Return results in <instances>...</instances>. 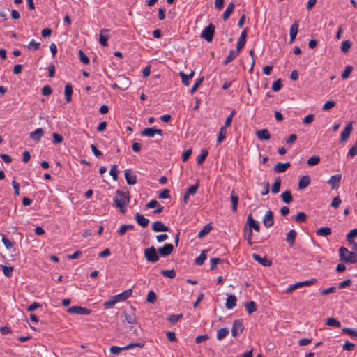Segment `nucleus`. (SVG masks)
<instances>
[{"label": "nucleus", "mask_w": 357, "mask_h": 357, "mask_svg": "<svg viewBox=\"0 0 357 357\" xmlns=\"http://www.w3.org/2000/svg\"><path fill=\"white\" fill-rule=\"evenodd\" d=\"M227 130L225 127H221L217 138V143L220 144L225 138Z\"/></svg>", "instance_id": "49530a36"}, {"label": "nucleus", "mask_w": 357, "mask_h": 357, "mask_svg": "<svg viewBox=\"0 0 357 357\" xmlns=\"http://www.w3.org/2000/svg\"><path fill=\"white\" fill-rule=\"evenodd\" d=\"M109 29H102L100 32L99 43L104 47L107 46V40L109 36L107 34Z\"/></svg>", "instance_id": "4be33fe9"}, {"label": "nucleus", "mask_w": 357, "mask_h": 357, "mask_svg": "<svg viewBox=\"0 0 357 357\" xmlns=\"http://www.w3.org/2000/svg\"><path fill=\"white\" fill-rule=\"evenodd\" d=\"M236 297L234 295H229L226 301V307L227 309H232L236 305Z\"/></svg>", "instance_id": "c756f323"}, {"label": "nucleus", "mask_w": 357, "mask_h": 357, "mask_svg": "<svg viewBox=\"0 0 357 357\" xmlns=\"http://www.w3.org/2000/svg\"><path fill=\"white\" fill-rule=\"evenodd\" d=\"M91 151L93 155L97 158H102L103 156V153L102 151L98 150L95 144L91 145Z\"/></svg>", "instance_id": "680f3d73"}, {"label": "nucleus", "mask_w": 357, "mask_h": 357, "mask_svg": "<svg viewBox=\"0 0 357 357\" xmlns=\"http://www.w3.org/2000/svg\"><path fill=\"white\" fill-rule=\"evenodd\" d=\"M340 259L344 263L355 264L357 262V255L349 251L345 247L339 249Z\"/></svg>", "instance_id": "f03ea898"}, {"label": "nucleus", "mask_w": 357, "mask_h": 357, "mask_svg": "<svg viewBox=\"0 0 357 357\" xmlns=\"http://www.w3.org/2000/svg\"><path fill=\"white\" fill-rule=\"evenodd\" d=\"M245 309L247 312L250 314L255 312L257 310V305L255 302L254 301H250L248 303H246L245 305Z\"/></svg>", "instance_id": "58836bf2"}, {"label": "nucleus", "mask_w": 357, "mask_h": 357, "mask_svg": "<svg viewBox=\"0 0 357 357\" xmlns=\"http://www.w3.org/2000/svg\"><path fill=\"white\" fill-rule=\"evenodd\" d=\"M152 229L155 232L168 231L169 228L161 221H155L152 224Z\"/></svg>", "instance_id": "dca6fc26"}, {"label": "nucleus", "mask_w": 357, "mask_h": 357, "mask_svg": "<svg viewBox=\"0 0 357 357\" xmlns=\"http://www.w3.org/2000/svg\"><path fill=\"white\" fill-rule=\"evenodd\" d=\"M243 330V324L241 321L238 319H236L233 323V326L231 329V334L234 337H236L239 333H242Z\"/></svg>", "instance_id": "6ab92c4d"}, {"label": "nucleus", "mask_w": 357, "mask_h": 357, "mask_svg": "<svg viewBox=\"0 0 357 357\" xmlns=\"http://www.w3.org/2000/svg\"><path fill=\"white\" fill-rule=\"evenodd\" d=\"M263 223L266 228L271 227V226L273 225V224H274L273 214L271 210L268 211L265 213V215L263 218Z\"/></svg>", "instance_id": "4468645a"}, {"label": "nucleus", "mask_w": 357, "mask_h": 357, "mask_svg": "<svg viewBox=\"0 0 357 357\" xmlns=\"http://www.w3.org/2000/svg\"><path fill=\"white\" fill-rule=\"evenodd\" d=\"M174 250V246L171 243H165L163 246L158 249V255L161 257H165L172 254Z\"/></svg>", "instance_id": "6e6552de"}, {"label": "nucleus", "mask_w": 357, "mask_h": 357, "mask_svg": "<svg viewBox=\"0 0 357 357\" xmlns=\"http://www.w3.org/2000/svg\"><path fill=\"white\" fill-rule=\"evenodd\" d=\"M79 59L82 63L84 64H89V59L88 56L84 53L82 50L79 51Z\"/></svg>", "instance_id": "0e129e2a"}, {"label": "nucleus", "mask_w": 357, "mask_h": 357, "mask_svg": "<svg viewBox=\"0 0 357 357\" xmlns=\"http://www.w3.org/2000/svg\"><path fill=\"white\" fill-rule=\"evenodd\" d=\"M239 198L238 195H236L234 190L231 191V202L232 204V211L236 212L237 211V206L238 204Z\"/></svg>", "instance_id": "f704fd0d"}, {"label": "nucleus", "mask_w": 357, "mask_h": 357, "mask_svg": "<svg viewBox=\"0 0 357 357\" xmlns=\"http://www.w3.org/2000/svg\"><path fill=\"white\" fill-rule=\"evenodd\" d=\"M342 332L347 333L352 337H357V330L349 328H343Z\"/></svg>", "instance_id": "338daca9"}, {"label": "nucleus", "mask_w": 357, "mask_h": 357, "mask_svg": "<svg viewBox=\"0 0 357 357\" xmlns=\"http://www.w3.org/2000/svg\"><path fill=\"white\" fill-rule=\"evenodd\" d=\"M351 132H352V122H350L346 126L344 130L342 132L341 136H340V141L342 142L346 141L349 138Z\"/></svg>", "instance_id": "412c9836"}, {"label": "nucleus", "mask_w": 357, "mask_h": 357, "mask_svg": "<svg viewBox=\"0 0 357 357\" xmlns=\"http://www.w3.org/2000/svg\"><path fill=\"white\" fill-rule=\"evenodd\" d=\"M113 201L115 206L119 209L120 212L124 214L126 211V206L130 202L129 192L117 190L116 191V195L113 198Z\"/></svg>", "instance_id": "f257e3e1"}, {"label": "nucleus", "mask_w": 357, "mask_h": 357, "mask_svg": "<svg viewBox=\"0 0 357 357\" xmlns=\"http://www.w3.org/2000/svg\"><path fill=\"white\" fill-rule=\"evenodd\" d=\"M222 261H223V260L222 259H220V258H218V257L211 258V260H210V263H211L210 269L211 271L215 269L216 268V265L218 264L222 263Z\"/></svg>", "instance_id": "5fc2aeb1"}, {"label": "nucleus", "mask_w": 357, "mask_h": 357, "mask_svg": "<svg viewBox=\"0 0 357 357\" xmlns=\"http://www.w3.org/2000/svg\"><path fill=\"white\" fill-rule=\"evenodd\" d=\"M144 344H145L144 342H137V343H130V344H128L127 346L123 347L112 346L109 348V351L113 354H119L123 350L131 349L135 347H138L142 348L144 347Z\"/></svg>", "instance_id": "20e7f679"}, {"label": "nucleus", "mask_w": 357, "mask_h": 357, "mask_svg": "<svg viewBox=\"0 0 357 357\" xmlns=\"http://www.w3.org/2000/svg\"><path fill=\"white\" fill-rule=\"evenodd\" d=\"M296 236L297 232L294 229H291L289 233H287L286 241L289 245L293 246L294 245Z\"/></svg>", "instance_id": "7c9ffc66"}, {"label": "nucleus", "mask_w": 357, "mask_h": 357, "mask_svg": "<svg viewBox=\"0 0 357 357\" xmlns=\"http://www.w3.org/2000/svg\"><path fill=\"white\" fill-rule=\"evenodd\" d=\"M179 75H180V76L181 77L183 84L185 86H188L189 85V81L192 79V77L194 75V72H192L188 75H185L183 72H180Z\"/></svg>", "instance_id": "c9c22d12"}, {"label": "nucleus", "mask_w": 357, "mask_h": 357, "mask_svg": "<svg viewBox=\"0 0 357 357\" xmlns=\"http://www.w3.org/2000/svg\"><path fill=\"white\" fill-rule=\"evenodd\" d=\"M326 325L339 328L341 326V323L333 317L328 318L326 321Z\"/></svg>", "instance_id": "79ce46f5"}, {"label": "nucleus", "mask_w": 357, "mask_h": 357, "mask_svg": "<svg viewBox=\"0 0 357 357\" xmlns=\"http://www.w3.org/2000/svg\"><path fill=\"white\" fill-rule=\"evenodd\" d=\"M212 229H213V227L210 224L206 225L203 227V229L201 231H199V232L198 233L197 237L199 238H202L204 236L208 234L211 231Z\"/></svg>", "instance_id": "e433bc0d"}, {"label": "nucleus", "mask_w": 357, "mask_h": 357, "mask_svg": "<svg viewBox=\"0 0 357 357\" xmlns=\"http://www.w3.org/2000/svg\"><path fill=\"white\" fill-rule=\"evenodd\" d=\"M316 234L319 236L326 237L331 234V229L328 227H321L316 231Z\"/></svg>", "instance_id": "72a5a7b5"}, {"label": "nucleus", "mask_w": 357, "mask_h": 357, "mask_svg": "<svg viewBox=\"0 0 357 357\" xmlns=\"http://www.w3.org/2000/svg\"><path fill=\"white\" fill-rule=\"evenodd\" d=\"M199 185V181L197 180L196 181L195 184L190 185V187H188L187 188L186 192H188V194L194 195L197 192Z\"/></svg>", "instance_id": "de8ad7c7"}, {"label": "nucleus", "mask_w": 357, "mask_h": 357, "mask_svg": "<svg viewBox=\"0 0 357 357\" xmlns=\"http://www.w3.org/2000/svg\"><path fill=\"white\" fill-rule=\"evenodd\" d=\"M320 157L318 155H314L310 157L307 161V163L309 166H314L319 163L320 162Z\"/></svg>", "instance_id": "8fccbe9b"}, {"label": "nucleus", "mask_w": 357, "mask_h": 357, "mask_svg": "<svg viewBox=\"0 0 357 357\" xmlns=\"http://www.w3.org/2000/svg\"><path fill=\"white\" fill-rule=\"evenodd\" d=\"M116 165H113L111 167V169L109 170V174L112 176V178L114 181H116L118 179V172L116 170Z\"/></svg>", "instance_id": "052dcab7"}, {"label": "nucleus", "mask_w": 357, "mask_h": 357, "mask_svg": "<svg viewBox=\"0 0 357 357\" xmlns=\"http://www.w3.org/2000/svg\"><path fill=\"white\" fill-rule=\"evenodd\" d=\"M243 236L246 238L248 243L250 245H252V230H251L248 226L245 224L243 229Z\"/></svg>", "instance_id": "b1692460"}, {"label": "nucleus", "mask_w": 357, "mask_h": 357, "mask_svg": "<svg viewBox=\"0 0 357 357\" xmlns=\"http://www.w3.org/2000/svg\"><path fill=\"white\" fill-rule=\"evenodd\" d=\"M289 162H285V163H281L278 162L273 167V170L276 173H282L284 172L289 167H290Z\"/></svg>", "instance_id": "bb28decb"}, {"label": "nucleus", "mask_w": 357, "mask_h": 357, "mask_svg": "<svg viewBox=\"0 0 357 357\" xmlns=\"http://www.w3.org/2000/svg\"><path fill=\"white\" fill-rule=\"evenodd\" d=\"M252 256L255 261H257L264 266L268 267L272 265V261L270 259H267L266 257H261L256 253H253Z\"/></svg>", "instance_id": "a211bd4d"}, {"label": "nucleus", "mask_w": 357, "mask_h": 357, "mask_svg": "<svg viewBox=\"0 0 357 357\" xmlns=\"http://www.w3.org/2000/svg\"><path fill=\"white\" fill-rule=\"evenodd\" d=\"M155 134H158L159 135H163V131L160 129L154 128H145L142 131V135L143 136H148V137H154Z\"/></svg>", "instance_id": "9b49d317"}, {"label": "nucleus", "mask_w": 357, "mask_h": 357, "mask_svg": "<svg viewBox=\"0 0 357 357\" xmlns=\"http://www.w3.org/2000/svg\"><path fill=\"white\" fill-rule=\"evenodd\" d=\"M316 282L315 279H312L310 280H306L303 282H298L294 284H291L287 289V293H291L293 291L296 290V289H298L303 286H310Z\"/></svg>", "instance_id": "423d86ee"}, {"label": "nucleus", "mask_w": 357, "mask_h": 357, "mask_svg": "<svg viewBox=\"0 0 357 357\" xmlns=\"http://www.w3.org/2000/svg\"><path fill=\"white\" fill-rule=\"evenodd\" d=\"M183 317V314H171L167 317V321L172 324H174L178 322Z\"/></svg>", "instance_id": "a18cd8bd"}, {"label": "nucleus", "mask_w": 357, "mask_h": 357, "mask_svg": "<svg viewBox=\"0 0 357 357\" xmlns=\"http://www.w3.org/2000/svg\"><path fill=\"white\" fill-rule=\"evenodd\" d=\"M1 266L3 269V274L5 276L8 277V278L12 276L13 272V266H6L4 265H1Z\"/></svg>", "instance_id": "603ef678"}, {"label": "nucleus", "mask_w": 357, "mask_h": 357, "mask_svg": "<svg viewBox=\"0 0 357 357\" xmlns=\"http://www.w3.org/2000/svg\"><path fill=\"white\" fill-rule=\"evenodd\" d=\"M234 8H235V4L233 1L228 4L226 10H225V12L223 13L222 18L224 20H228V18L230 17L231 14L232 13Z\"/></svg>", "instance_id": "2f4dec72"}, {"label": "nucleus", "mask_w": 357, "mask_h": 357, "mask_svg": "<svg viewBox=\"0 0 357 357\" xmlns=\"http://www.w3.org/2000/svg\"><path fill=\"white\" fill-rule=\"evenodd\" d=\"M52 137H53V143L54 144H60L63 141V137L58 133L54 132L52 135Z\"/></svg>", "instance_id": "e2e57ef3"}, {"label": "nucleus", "mask_w": 357, "mask_h": 357, "mask_svg": "<svg viewBox=\"0 0 357 357\" xmlns=\"http://www.w3.org/2000/svg\"><path fill=\"white\" fill-rule=\"evenodd\" d=\"M245 225L249 227L251 230L254 229L257 232L260 231V226L257 221H256L253 218L252 214H249L248 216V220Z\"/></svg>", "instance_id": "f8f14e48"}, {"label": "nucleus", "mask_w": 357, "mask_h": 357, "mask_svg": "<svg viewBox=\"0 0 357 357\" xmlns=\"http://www.w3.org/2000/svg\"><path fill=\"white\" fill-rule=\"evenodd\" d=\"M294 220L299 222H305L307 220V215L304 212H299L294 217Z\"/></svg>", "instance_id": "864d4df0"}, {"label": "nucleus", "mask_w": 357, "mask_h": 357, "mask_svg": "<svg viewBox=\"0 0 357 357\" xmlns=\"http://www.w3.org/2000/svg\"><path fill=\"white\" fill-rule=\"evenodd\" d=\"M135 220L137 223L142 227H146L148 226L149 223V220L145 217H144L142 215H141L139 213H137L135 215Z\"/></svg>", "instance_id": "5701e85b"}, {"label": "nucleus", "mask_w": 357, "mask_h": 357, "mask_svg": "<svg viewBox=\"0 0 357 357\" xmlns=\"http://www.w3.org/2000/svg\"><path fill=\"white\" fill-rule=\"evenodd\" d=\"M356 236H357V229H354L347 234V241L349 243H351L352 241H354L353 238Z\"/></svg>", "instance_id": "bf43d9fd"}, {"label": "nucleus", "mask_w": 357, "mask_h": 357, "mask_svg": "<svg viewBox=\"0 0 357 357\" xmlns=\"http://www.w3.org/2000/svg\"><path fill=\"white\" fill-rule=\"evenodd\" d=\"M161 274L169 278H174L176 277V272L174 269L172 270H162Z\"/></svg>", "instance_id": "6e6d98bb"}, {"label": "nucleus", "mask_w": 357, "mask_h": 357, "mask_svg": "<svg viewBox=\"0 0 357 357\" xmlns=\"http://www.w3.org/2000/svg\"><path fill=\"white\" fill-rule=\"evenodd\" d=\"M298 31V22H294L290 27V43L294 41Z\"/></svg>", "instance_id": "393cba45"}, {"label": "nucleus", "mask_w": 357, "mask_h": 357, "mask_svg": "<svg viewBox=\"0 0 357 357\" xmlns=\"http://www.w3.org/2000/svg\"><path fill=\"white\" fill-rule=\"evenodd\" d=\"M281 197L282 201L286 204H289L293 201V197L290 191L287 190L282 193Z\"/></svg>", "instance_id": "ea45409f"}, {"label": "nucleus", "mask_w": 357, "mask_h": 357, "mask_svg": "<svg viewBox=\"0 0 357 357\" xmlns=\"http://www.w3.org/2000/svg\"><path fill=\"white\" fill-rule=\"evenodd\" d=\"M125 178L128 185H135L137 183V176L131 169H126L124 172Z\"/></svg>", "instance_id": "2eb2a0df"}, {"label": "nucleus", "mask_w": 357, "mask_h": 357, "mask_svg": "<svg viewBox=\"0 0 357 357\" xmlns=\"http://www.w3.org/2000/svg\"><path fill=\"white\" fill-rule=\"evenodd\" d=\"M256 135L260 140H268L271 138V135L268 129H261L257 130Z\"/></svg>", "instance_id": "a878e982"}, {"label": "nucleus", "mask_w": 357, "mask_h": 357, "mask_svg": "<svg viewBox=\"0 0 357 357\" xmlns=\"http://www.w3.org/2000/svg\"><path fill=\"white\" fill-rule=\"evenodd\" d=\"M240 52L238 50H231L229 52V55L227 56L224 64L227 65L229 63L231 62L238 54Z\"/></svg>", "instance_id": "473e14b6"}, {"label": "nucleus", "mask_w": 357, "mask_h": 357, "mask_svg": "<svg viewBox=\"0 0 357 357\" xmlns=\"http://www.w3.org/2000/svg\"><path fill=\"white\" fill-rule=\"evenodd\" d=\"M280 185H281V180L279 177H278L275 179V183H273V185L272 186V190H271L272 192L274 194H277L278 192H279Z\"/></svg>", "instance_id": "09e8293b"}, {"label": "nucleus", "mask_w": 357, "mask_h": 357, "mask_svg": "<svg viewBox=\"0 0 357 357\" xmlns=\"http://www.w3.org/2000/svg\"><path fill=\"white\" fill-rule=\"evenodd\" d=\"M146 208H155L153 214H159L162 212L164 207L160 206L159 202L155 199H152L146 204Z\"/></svg>", "instance_id": "1a4fd4ad"}, {"label": "nucleus", "mask_w": 357, "mask_h": 357, "mask_svg": "<svg viewBox=\"0 0 357 357\" xmlns=\"http://www.w3.org/2000/svg\"><path fill=\"white\" fill-rule=\"evenodd\" d=\"M311 179L310 176H302L298 181L299 190H303L307 188L310 183Z\"/></svg>", "instance_id": "cd10ccee"}, {"label": "nucleus", "mask_w": 357, "mask_h": 357, "mask_svg": "<svg viewBox=\"0 0 357 357\" xmlns=\"http://www.w3.org/2000/svg\"><path fill=\"white\" fill-rule=\"evenodd\" d=\"M144 256L149 262L155 263L159 260V255L154 246L145 249Z\"/></svg>", "instance_id": "7ed1b4c3"}, {"label": "nucleus", "mask_w": 357, "mask_h": 357, "mask_svg": "<svg viewBox=\"0 0 357 357\" xmlns=\"http://www.w3.org/2000/svg\"><path fill=\"white\" fill-rule=\"evenodd\" d=\"M229 333V331L227 328H222L218 331L217 332V339L218 340H222L225 337H226Z\"/></svg>", "instance_id": "4c0bfd02"}, {"label": "nucleus", "mask_w": 357, "mask_h": 357, "mask_svg": "<svg viewBox=\"0 0 357 357\" xmlns=\"http://www.w3.org/2000/svg\"><path fill=\"white\" fill-rule=\"evenodd\" d=\"M40 47V43L36 42L34 40H32L29 42V43L27 45V48L29 50L32 51H36L38 50Z\"/></svg>", "instance_id": "3c124183"}, {"label": "nucleus", "mask_w": 357, "mask_h": 357, "mask_svg": "<svg viewBox=\"0 0 357 357\" xmlns=\"http://www.w3.org/2000/svg\"><path fill=\"white\" fill-rule=\"evenodd\" d=\"M117 303L118 302H117L115 296H113L110 297V298L108 301L104 302L103 306H104L105 309H110V308H112L114 307V305Z\"/></svg>", "instance_id": "a19ab883"}, {"label": "nucleus", "mask_w": 357, "mask_h": 357, "mask_svg": "<svg viewBox=\"0 0 357 357\" xmlns=\"http://www.w3.org/2000/svg\"><path fill=\"white\" fill-rule=\"evenodd\" d=\"M43 134L44 132L42 128H37L36 130L30 133V137L33 140L38 142L43 135Z\"/></svg>", "instance_id": "c85d7f7f"}, {"label": "nucleus", "mask_w": 357, "mask_h": 357, "mask_svg": "<svg viewBox=\"0 0 357 357\" xmlns=\"http://www.w3.org/2000/svg\"><path fill=\"white\" fill-rule=\"evenodd\" d=\"M132 289H128L125 290L124 291L115 295V298L117 301V302L124 301L127 300L128 298H130L132 296Z\"/></svg>", "instance_id": "aec40b11"}, {"label": "nucleus", "mask_w": 357, "mask_h": 357, "mask_svg": "<svg viewBox=\"0 0 357 357\" xmlns=\"http://www.w3.org/2000/svg\"><path fill=\"white\" fill-rule=\"evenodd\" d=\"M351 44L349 40H344L342 43L341 45V51L344 53H347L349 52L351 48Z\"/></svg>", "instance_id": "4d7b16f0"}, {"label": "nucleus", "mask_w": 357, "mask_h": 357, "mask_svg": "<svg viewBox=\"0 0 357 357\" xmlns=\"http://www.w3.org/2000/svg\"><path fill=\"white\" fill-rule=\"evenodd\" d=\"M357 155V140L355 144L350 148V149L348 151V155L351 157H354Z\"/></svg>", "instance_id": "774afa93"}, {"label": "nucleus", "mask_w": 357, "mask_h": 357, "mask_svg": "<svg viewBox=\"0 0 357 357\" xmlns=\"http://www.w3.org/2000/svg\"><path fill=\"white\" fill-rule=\"evenodd\" d=\"M124 316L126 321L128 324H131L132 326L137 324V319L134 307H132L129 312H124Z\"/></svg>", "instance_id": "ddd939ff"}, {"label": "nucleus", "mask_w": 357, "mask_h": 357, "mask_svg": "<svg viewBox=\"0 0 357 357\" xmlns=\"http://www.w3.org/2000/svg\"><path fill=\"white\" fill-rule=\"evenodd\" d=\"M215 26L210 24L207 26L201 33L202 38H204L207 42H211L213 40L214 35Z\"/></svg>", "instance_id": "39448f33"}, {"label": "nucleus", "mask_w": 357, "mask_h": 357, "mask_svg": "<svg viewBox=\"0 0 357 357\" xmlns=\"http://www.w3.org/2000/svg\"><path fill=\"white\" fill-rule=\"evenodd\" d=\"M235 113H236L235 110H233L231 112V114L227 117L225 122V126L223 127L227 128L231 126L232 119H233L234 116L235 115Z\"/></svg>", "instance_id": "13d9d810"}, {"label": "nucleus", "mask_w": 357, "mask_h": 357, "mask_svg": "<svg viewBox=\"0 0 357 357\" xmlns=\"http://www.w3.org/2000/svg\"><path fill=\"white\" fill-rule=\"evenodd\" d=\"M67 311L70 314H89L91 312V310L89 309L77 305L69 307Z\"/></svg>", "instance_id": "9d476101"}, {"label": "nucleus", "mask_w": 357, "mask_h": 357, "mask_svg": "<svg viewBox=\"0 0 357 357\" xmlns=\"http://www.w3.org/2000/svg\"><path fill=\"white\" fill-rule=\"evenodd\" d=\"M208 154V151L206 149H203L202 150V153L197 158V165H202L206 160Z\"/></svg>", "instance_id": "c03bdc74"}, {"label": "nucleus", "mask_w": 357, "mask_h": 357, "mask_svg": "<svg viewBox=\"0 0 357 357\" xmlns=\"http://www.w3.org/2000/svg\"><path fill=\"white\" fill-rule=\"evenodd\" d=\"M206 251L203 250L199 256L195 259V263L198 266H202L206 259Z\"/></svg>", "instance_id": "37998d69"}, {"label": "nucleus", "mask_w": 357, "mask_h": 357, "mask_svg": "<svg viewBox=\"0 0 357 357\" xmlns=\"http://www.w3.org/2000/svg\"><path fill=\"white\" fill-rule=\"evenodd\" d=\"M146 301L151 303H154L156 301V295L154 291H150L149 292Z\"/></svg>", "instance_id": "69168bd1"}, {"label": "nucleus", "mask_w": 357, "mask_h": 357, "mask_svg": "<svg viewBox=\"0 0 357 357\" xmlns=\"http://www.w3.org/2000/svg\"><path fill=\"white\" fill-rule=\"evenodd\" d=\"M342 178V174H335L331 176L330 179L328 181V183L330 184L332 189H337L340 183Z\"/></svg>", "instance_id": "f3484780"}, {"label": "nucleus", "mask_w": 357, "mask_h": 357, "mask_svg": "<svg viewBox=\"0 0 357 357\" xmlns=\"http://www.w3.org/2000/svg\"><path fill=\"white\" fill-rule=\"evenodd\" d=\"M117 82L118 83L114 84L113 87L114 88L118 87L120 89H127L129 87L130 84V80L127 77H126L125 76H123V75H120L118 77Z\"/></svg>", "instance_id": "0eeeda50"}]
</instances>
